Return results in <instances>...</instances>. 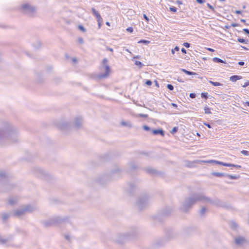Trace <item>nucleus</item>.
I'll return each mask as SVG.
<instances>
[{
    "mask_svg": "<svg viewBox=\"0 0 249 249\" xmlns=\"http://www.w3.org/2000/svg\"><path fill=\"white\" fill-rule=\"evenodd\" d=\"M155 85L157 87H159V83L158 82H157V81L156 80H155Z\"/></svg>",
    "mask_w": 249,
    "mask_h": 249,
    "instance_id": "69168bd1",
    "label": "nucleus"
},
{
    "mask_svg": "<svg viewBox=\"0 0 249 249\" xmlns=\"http://www.w3.org/2000/svg\"><path fill=\"white\" fill-rule=\"evenodd\" d=\"M189 96L191 98H195L196 97V94L195 93H191Z\"/></svg>",
    "mask_w": 249,
    "mask_h": 249,
    "instance_id": "37998d69",
    "label": "nucleus"
},
{
    "mask_svg": "<svg viewBox=\"0 0 249 249\" xmlns=\"http://www.w3.org/2000/svg\"><path fill=\"white\" fill-rule=\"evenodd\" d=\"M78 41L80 43H83V39L81 37H79L78 39Z\"/></svg>",
    "mask_w": 249,
    "mask_h": 249,
    "instance_id": "864d4df0",
    "label": "nucleus"
},
{
    "mask_svg": "<svg viewBox=\"0 0 249 249\" xmlns=\"http://www.w3.org/2000/svg\"><path fill=\"white\" fill-rule=\"evenodd\" d=\"M139 116L140 117H143V118H147L148 117V115L145 114H142V113L139 114Z\"/></svg>",
    "mask_w": 249,
    "mask_h": 249,
    "instance_id": "79ce46f5",
    "label": "nucleus"
},
{
    "mask_svg": "<svg viewBox=\"0 0 249 249\" xmlns=\"http://www.w3.org/2000/svg\"><path fill=\"white\" fill-rule=\"evenodd\" d=\"M178 126H175L173 128L172 130L171 131V133L172 134H174L176 133L178 131Z\"/></svg>",
    "mask_w": 249,
    "mask_h": 249,
    "instance_id": "cd10ccee",
    "label": "nucleus"
},
{
    "mask_svg": "<svg viewBox=\"0 0 249 249\" xmlns=\"http://www.w3.org/2000/svg\"><path fill=\"white\" fill-rule=\"evenodd\" d=\"M145 171L151 175H155L157 174V171L152 168H147L145 169Z\"/></svg>",
    "mask_w": 249,
    "mask_h": 249,
    "instance_id": "4468645a",
    "label": "nucleus"
},
{
    "mask_svg": "<svg viewBox=\"0 0 249 249\" xmlns=\"http://www.w3.org/2000/svg\"><path fill=\"white\" fill-rule=\"evenodd\" d=\"M21 8L25 13L30 15H33L36 11V8L28 3L23 4Z\"/></svg>",
    "mask_w": 249,
    "mask_h": 249,
    "instance_id": "423d86ee",
    "label": "nucleus"
},
{
    "mask_svg": "<svg viewBox=\"0 0 249 249\" xmlns=\"http://www.w3.org/2000/svg\"><path fill=\"white\" fill-rule=\"evenodd\" d=\"M151 132L154 135L160 134L162 136H164V131L162 129H152Z\"/></svg>",
    "mask_w": 249,
    "mask_h": 249,
    "instance_id": "9b49d317",
    "label": "nucleus"
},
{
    "mask_svg": "<svg viewBox=\"0 0 249 249\" xmlns=\"http://www.w3.org/2000/svg\"><path fill=\"white\" fill-rule=\"evenodd\" d=\"M248 86H249V81L245 83L244 84L242 85V87L243 88H246Z\"/></svg>",
    "mask_w": 249,
    "mask_h": 249,
    "instance_id": "3c124183",
    "label": "nucleus"
},
{
    "mask_svg": "<svg viewBox=\"0 0 249 249\" xmlns=\"http://www.w3.org/2000/svg\"><path fill=\"white\" fill-rule=\"evenodd\" d=\"M207 6L210 9H211L213 12H214L215 11V10H214V7L211 5L210 3H207Z\"/></svg>",
    "mask_w": 249,
    "mask_h": 249,
    "instance_id": "58836bf2",
    "label": "nucleus"
},
{
    "mask_svg": "<svg viewBox=\"0 0 249 249\" xmlns=\"http://www.w3.org/2000/svg\"><path fill=\"white\" fill-rule=\"evenodd\" d=\"M181 51L183 53H186V50L184 48H182L181 49Z\"/></svg>",
    "mask_w": 249,
    "mask_h": 249,
    "instance_id": "4d7b16f0",
    "label": "nucleus"
},
{
    "mask_svg": "<svg viewBox=\"0 0 249 249\" xmlns=\"http://www.w3.org/2000/svg\"><path fill=\"white\" fill-rule=\"evenodd\" d=\"M108 60L107 58L103 59L102 61V66L105 68V72L103 73L97 74L94 78L96 80H100L102 79L107 78L109 75L110 69L107 65Z\"/></svg>",
    "mask_w": 249,
    "mask_h": 249,
    "instance_id": "f03ea898",
    "label": "nucleus"
},
{
    "mask_svg": "<svg viewBox=\"0 0 249 249\" xmlns=\"http://www.w3.org/2000/svg\"><path fill=\"white\" fill-rule=\"evenodd\" d=\"M130 167L131 170H134L137 169V167L134 163H131L130 165Z\"/></svg>",
    "mask_w": 249,
    "mask_h": 249,
    "instance_id": "2f4dec72",
    "label": "nucleus"
},
{
    "mask_svg": "<svg viewBox=\"0 0 249 249\" xmlns=\"http://www.w3.org/2000/svg\"><path fill=\"white\" fill-rule=\"evenodd\" d=\"M167 88L170 90H173L174 89V86L171 84H168L167 85Z\"/></svg>",
    "mask_w": 249,
    "mask_h": 249,
    "instance_id": "72a5a7b5",
    "label": "nucleus"
},
{
    "mask_svg": "<svg viewBox=\"0 0 249 249\" xmlns=\"http://www.w3.org/2000/svg\"><path fill=\"white\" fill-rule=\"evenodd\" d=\"M235 13L237 14H241L242 13V11L240 10H236Z\"/></svg>",
    "mask_w": 249,
    "mask_h": 249,
    "instance_id": "13d9d810",
    "label": "nucleus"
},
{
    "mask_svg": "<svg viewBox=\"0 0 249 249\" xmlns=\"http://www.w3.org/2000/svg\"><path fill=\"white\" fill-rule=\"evenodd\" d=\"M143 17L144 18V19L148 22L149 21V18L147 17V16L145 14L143 15Z\"/></svg>",
    "mask_w": 249,
    "mask_h": 249,
    "instance_id": "a18cd8bd",
    "label": "nucleus"
},
{
    "mask_svg": "<svg viewBox=\"0 0 249 249\" xmlns=\"http://www.w3.org/2000/svg\"><path fill=\"white\" fill-rule=\"evenodd\" d=\"M2 135L4 136L7 138H9V137L10 138V137H12V136H14V134H13L12 135L10 136L8 133H7L6 132H4V131L0 132V138L2 137Z\"/></svg>",
    "mask_w": 249,
    "mask_h": 249,
    "instance_id": "6ab92c4d",
    "label": "nucleus"
},
{
    "mask_svg": "<svg viewBox=\"0 0 249 249\" xmlns=\"http://www.w3.org/2000/svg\"><path fill=\"white\" fill-rule=\"evenodd\" d=\"M208 50H209L210 52H213L214 50L212 48H208Z\"/></svg>",
    "mask_w": 249,
    "mask_h": 249,
    "instance_id": "338daca9",
    "label": "nucleus"
},
{
    "mask_svg": "<svg viewBox=\"0 0 249 249\" xmlns=\"http://www.w3.org/2000/svg\"><path fill=\"white\" fill-rule=\"evenodd\" d=\"M196 1L200 4H202L205 2V0H196Z\"/></svg>",
    "mask_w": 249,
    "mask_h": 249,
    "instance_id": "09e8293b",
    "label": "nucleus"
},
{
    "mask_svg": "<svg viewBox=\"0 0 249 249\" xmlns=\"http://www.w3.org/2000/svg\"><path fill=\"white\" fill-rule=\"evenodd\" d=\"M231 25L232 27H236V26H238V24H237V23H232V24H231Z\"/></svg>",
    "mask_w": 249,
    "mask_h": 249,
    "instance_id": "052dcab7",
    "label": "nucleus"
},
{
    "mask_svg": "<svg viewBox=\"0 0 249 249\" xmlns=\"http://www.w3.org/2000/svg\"><path fill=\"white\" fill-rule=\"evenodd\" d=\"M172 106L175 107H178L177 105L175 103H172Z\"/></svg>",
    "mask_w": 249,
    "mask_h": 249,
    "instance_id": "0e129e2a",
    "label": "nucleus"
},
{
    "mask_svg": "<svg viewBox=\"0 0 249 249\" xmlns=\"http://www.w3.org/2000/svg\"><path fill=\"white\" fill-rule=\"evenodd\" d=\"M135 64L137 66H140V67H142L143 66L142 63L139 61H136L135 62Z\"/></svg>",
    "mask_w": 249,
    "mask_h": 249,
    "instance_id": "473e14b6",
    "label": "nucleus"
},
{
    "mask_svg": "<svg viewBox=\"0 0 249 249\" xmlns=\"http://www.w3.org/2000/svg\"><path fill=\"white\" fill-rule=\"evenodd\" d=\"M106 49H107V50L109 51L110 52H113V50L112 48H109L108 47H106Z\"/></svg>",
    "mask_w": 249,
    "mask_h": 249,
    "instance_id": "5fc2aeb1",
    "label": "nucleus"
},
{
    "mask_svg": "<svg viewBox=\"0 0 249 249\" xmlns=\"http://www.w3.org/2000/svg\"><path fill=\"white\" fill-rule=\"evenodd\" d=\"M174 50V51H178L179 50V48L178 47L176 46Z\"/></svg>",
    "mask_w": 249,
    "mask_h": 249,
    "instance_id": "680f3d73",
    "label": "nucleus"
},
{
    "mask_svg": "<svg viewBox=\"0 0 249 249\" xmlns=\"http://www.w3.org/2000/svg\"><path fill=\"white\" fill-rule=\"evenodd\" d=\"M34 210L33 207L31 206H26L21 209L15 211L14 213V215L17 217H20L24 214L27 212H30Z\"/></svg>",
    "mask_w": 249,
    "mask_h": 249,
    "instance_id": "39448f33",
    "label": "nucleus"
},
{
    "mask_svg": "<svg viewBox=\"0 0 249 249\" xmlns=\"http://www.w3.org/2000/svg\"><path fill=\"white\" fill-rule=\"evenodd\" d=\"M226 177L229 178L231 179H236L239 178V176L231 175L227 174Z\"/></svg>",
    "mask_w": 249,
    "mask_h": 249,
    "instance_id": "412c9836",
    "label": "nucleus"
},
{
    "mask_svg": "<svg viewBox=\"0 0 249 249\" xmlns=\"http://www.w3.org/2000/svg\"><path fill=\"white\" fill-rule=\"evenodd\" d=\"M231 227L233 228H236L237 227V224L235 222H232L231 223Z\"/></svg>",
    "mask_w": 249,
    "mask_h": 249,
    "instance_id": "4c0bfd02",
    "label": "nucleus"
},
{
    "mask_svg": "<svg viewBox=\"0 0 249 249\" xmlns=\"http://www.w3.org/2000/svg\"><path fill=\"white\" fill-rule=\"evenodd\" d=\"M143 129L145 131L151 130V128L148 126L146 125L143 126Z\"/></svg>",
    "mask_w": 249,
    "mask_h": 249,
    "instance_id": "c9c22d12",
    "label": "nucleus"
},
{
    "mask_svg": "<svg viewBox=\"0 0 249 249\" xmlns=\"http://www.w3.org/2000/svg\"><path fill=\"white\" fill-rule=\"evenodd\" d=\"M145 84L148 86H150L152 85V82L150 80H147L146 81Z\"/></svg>",
    "mask_w": 249,
    "mask_h": 249,
    "instance_id": "ea45409f",
    "label": "nucleus"
},
{
    "mask_svg": "<svg viewBox=\"0 0 249 249\" xmlns=\"http://www.w3.org/2000/svg\"><path fill=\"white\" fill-rule=\"evenodd\" d=\"M197 201L207 202L217 207H224L225 206V204L219 199H212L205 196L203 193H196L193 194L185 199L181 206V210L184 212H187Z\"/></svg>",
    "mask_w": 249,
    "mask_h": 249,
    "instance_id": "f257e3e1",
    "label": "nucleus"
},
{
    "mask_svg": "<svg viewBox=\"0 0 249 249\" xmlns=\"http://www.w3.org/2000/svg\"><path fill=\"white\" fill-rule=\"evenodd\" d=\"M243 104L245 106L247 105L249 107V101H246V102H243Z\"/></svg>",
    "mask_w": 249,
    "mask_h": 249,
    "instance_id": "bf43d9fd",
    "label": "nucleus"
},
{
    "mask_svg": "<svg viewBox=\"0 0 249 249\" xmlns=\"http://www.w3.org/2000/svg\"><path fill=\"white\" fill-rule=\"evenodd\" d=\"M241 21L242 22L245 23V22H246V20H245V19H241Z\"/></svg>",
    "mask_w": 249,
    "mask_h": 249,
    "instance_id": "774afa93",
    "label": "nucleus"
},
{
    "mask_svg": "<svg viewBox=\"0 0 249 249\" xmlns=\"http://www.w3.org/2000/svg\"><path fill=\"white\" fill-rule=\"evenodd\" d=\"M204 124L205 125L207 126L208 128H212V126H211V124H209V123H204Z\"/></svg>",
    "mask_w": 249,
    "mask_h": 249,
    "instance_id": "603ef678",
    "label": "nucleus"
},
{
    "mask_svg": "<svg viewBox=\"0 0 249 249\" xmlns=\"http://www.w3.org/2000/svg\"><path fill=\"white\" fill-rule=\"evenodd\" d=\"M201 97L202 98L207 99L208 98V93L207 92H202L201 94Z\"/></svg>",
    "mask_w": 249,
    "mask_h": 249,
    "instance_id": "bb28decb",
    "label": "nucleus"
},
{
    "mask_svg": "<svg viewBox=\"0 0 249 249\" xmlns=\"http://www.w3.org/2000/svg\"><path fill=\"white\" fill-rule=\"evenodd\" d=\"M243 31L247 34L249 35V30L247 28H245L243 30Z\"/></svg>",
    "mask_w": 249,
    "mask_h": 249,
    "instance_id": "8fccbe9b",
    "label": "nucleus"
},
{
    "mask_svg": "<svg viewBox=\"0 0 249 249\" xmlns=\"http://www.w3.org/2000/svg\"><path fill=\"white\" fill-rule=\"evenodd\" d=\"M18 201V199L17 198H10L9 199V203L11 205H14L15 204V203H17V202Z\"/></svg>",
    "mask_w": 249,
    "mask_h": 249,
    "instance_id": "aec40b11",
    "label": "nucleus"
},
{
    "mask_svg": "<svg viewBox=\"0 0 249 249\" xmlns=\"http://www.w3.org/2000/svg\"><path fill=\"white\" fill-rule=\"evenodd\" d=\"M205 114H211L212 112L210 111V109L208 107H205L204 108Z\"/></svg>",
    "mask_w": 249,
    "mask_h": 249,
    "instance_id": "a878e982",
    "label": "nucleus"
},
{
    "mask_svg": "<svg viewBox=\"0 0 249 249\" xmlns=\"http://www.w3.org/2000/svg\"><path fill=\"white\" fill-rule=\"evenodd\" d=\"M212 175L213 176L217 177H226L227 174L224 173H219V172H212Z\"/></svg>",
    "mask_w": 249,
    "mask_h": 249,
    "instance_id": "dca6fc26",
    "label": "nucleus"
},
{
    "mask_svg": "<svg viewBox=\"0 0 249 249\" xmlns=\"http://www.w3.org/2000/svg\"><path fill=\"white\" fill-rule=\"evenodd\" d=\"M213 60L214 62H215V63H225V62L222 60L221 59L219 58H218V57H213Z\"/></svg>",
    "mask_w": 249,
    "mask_h": 249,
    "instance_id": "4be33fe9",
    "label": "nucleus"
},
{
    "mask_svg": "<svg viewBox=\"0 0 249 249\" xmlns=\"http://www.w3.org/2000/svg\"><path fill=\"white\" fill-rule=\"evenodd\" d=\"M209 82L213 86H223L222 84H221L219 82H213L212 81H209Z\"/></svg>",
    "mask_w": 249,
    "mask_h": 249,
    "instance_id": "5701e85b",
    "label": "nucleus"
},
{
    "mask_svg": "<svg viewBox=\"0 0 249 249\" xmlns=\"http://www.w3.org/2000/svg\"><path fill=\"white\" fill-rule=\"evenodd\" d=\"M121 124L123 126H125L128 127L129 128H131L133 126L132 124L129 121L126 122V121H122L121 122Z\"/></svg>",
    "mask_w": 249,
    "mask_h": 249,
    "instance_id": "ddd939ff",
    "label": "nucleus"
},
{
    "mask_svg": "<svg viewBox=\"0 0 249 249\" xmlns=\"http://www.w3.org/2000/svg\"><path fill=\"white\" fill-rule=\"evenodd\" d=\"M234 242L237 246L240 247L249 243V241L245 237L241 236H238L235 237L234 239Z\"/></svg>",
    "mask_w": 249,
    "mask_h": 249,
    "instance_id": "6e6552de",
    "label": "nucleus"
},
{
    "mask_svg": "<svg viewBox=\"0 0 249 249\" xmlns=\"http://www.w3.org/2000/svg\"><path fill=\"white\" fill-rule=\"evenodd\" d=\"M78 28L82 32H85L86 31V29L84 28V27L82 25H79L78 26Z\"/></svg>",
    "mask_w": 249,
    "mask_h": 249,
    "instance_id": "7c9ffc66",
    "label": "nucleus"
},
{
    "mask_svg": "<svg viewBox=\"0 0 249 249\" xmlns=\"http://www.w3.org/2000/svg\"><path fill=\"white\" fill-rule=\"evenodd\" d=\"M135 188V185L133 183H130L129 184V188L128 189V191L129 193H132V191Z\"/></svg>",
    "mask_w": 249,
    "mask_h": 249,
    "instance_id": "f3484780",
    "label": "nucleus"
},
{
    "mask_svg": "<svg viewBox=\"0 0 249 249\" xmlns=\"http://www.w3.org/2000/svg\"><path fill=\"white\" fill-rule=\"evenodd\" d=\"M176 2L179 5L182 4V2L180 0H177Z\"/></svg>",
    "mask_w": 249,
    "mask_h": 249,
    "instance_id": "e2e57ef3",
    "label": "nucleus"
},
{
    "mask_svg": "<svg viewBox=\"0 0 249 249\" xmlns=\"http://www.w3.org/2000/svg\"><path fill=\"white\" fill-rule=\"evenodd\" d=\"M135 233L136 231L134 232L132 234L129 233L120 234L118 235L117 238L115 239V242L119 244H123L127 239L134 236Z\"/></svg>",
    "mask_w": 249,
    "mask_h": 249,
    "instance_id": "20e7f679",
    "label": "nucleus"
},
{
    "mask_svg": "<svg viewBox=\"0 0 249 249\" xmlns=\"http://www.w3.org/2000/svg\"><path fill=\"white\" fill-rule=\"evenodd\" d=\"M206 212V208L205 207L202 208L199 212L200 215L201 216L205 214Z\"/></svg>",
    "mask_w": 249,
    "mask_h": 249,
    "instance_id": "393cba45",
    "label": "nucleus"
},
{
    "mask_svg": "<svg viewBox=\"0 0 249 249\" xmlns=\"http://www.w3.org/2000/svg\"><path fill=\"white\" fill-rule=\"evenodd\" d=\"M126 31L130 33H132L133 31V29L132 27H128L126 29Z\"/></svg>",
    "mask_w": 249,
    "mask_h": 249,
    "instance_id": "c03bdc74",
    "label": "nucleus"
},
{
    "mask_svg": "<svg viewBox=\"0 0 249 249\" xmlns=\"http://www.w3.org/2000/svg\"><path fill=\"white\" fill-rule=\"evenodd\" d=\"M169 9H170V11H172V12H177V9L175 7H174V6L170 7L169 8Z\"/></svg>",
    "mask_w": 249,
    "mask_h": 249,
    "instance_id": "e433bc0d",
    "label": "nucleus"
},
{
    "mask_svg": "<svg viewBox=\"0 0 249 249\" xmlns=\"http://www.w3.org/2000/svg\"><path fill=\"white\" fill-rule=\"evenodd\" d=\"M149 203V197L147 195H143L140 196L138 199L136 206L140 210L144 209Z\"/></svg>",
    "mask_w": 249,
    "mask_h": 249,
    "instance_id": "7ed1b4c3",
    "label": "nucleus"
},
{
    "mask_svg": "<svg viewBox=\"0 0 249 249\" xmlns=\"http://www.w3.org/2000/svg\"><path fill=\"white\" fill-rule=\"evenodd\" d=\"M242 76L239 75H232L230 77V80L232 82H236V81L242 79Z\"/></svg>",
    "mask_w": 249,
    "mask_h": 249,
    "instance_id": "2eb2a0df",
    "label": "nucleus"
},
{
    "mask_svg": "<svg viewBox=\"0 0 249 249\" xmlns=\"http://www.w3.org/2000/svg\"><path fill=\"white\" fill-rule=\"evenodd\" d=\"M245 63L243 61H239L238 62V65L240 66H243L244 65Z\"/></svg>",
    "mask_w": 249,
    "mask_h": 249,
    "instance_id": "6e6d98bb",
    "label": "nucleus"
},
{
    "mask_svg": "<svg viewBox=\"0 0 249 249\" xmlns=\"http://www.w3.org/2000/svg\"><path fill=\"white\" fill-rule=\"evenodd\" d=\"M21 8L25 13L30 15H33L36 11V8L28 3L23 4Z\"/></svg>",
    "mask_w": 249,
    "mask_h": 249,
    "instance_id": "0eeeda50",
    "label": "nucleus"
},
{
    "mask_svg": "<svg viewBox=\"0 0 249 249\" xmlns=\"http://www.w3.org/2000/svg\"><path fill=\"white\" fill-rule=\"evenodd\" d=\"M229 167H235L236 168H241V166L239 165H236V164H231V163H230V166Z\"/></svg>",
    "mask_w": 249,
    "mask_h": 249,
    "instance_id": "f704fd0d",
    "label": "nucleus"
},
{
    "mask_svg": "<svg viewBox=\"0 0 249 249\" xmlns=\"http://www.w3.org/2000/svg\"><path fill=\"white\" fill-rule=\"evenodd\" d=\"M237 41L241 43H247V41L243 38H239L237 39Z\"/></svg>",
    "mask_w": 249,
    "mask_h": 249,
    "instance_id": "c85d7f7f",
    "label": "nucleus"
},
{
    "mask_svg": "<svg viewBox=\"0 0 249 249\" xmlns=\"http://www.w3.org/2000/svg\"><path fill=\"white\" fill-rule=\"evenodd\" d=\"M183 45L186 48H189L190 46V44L188 42H184L183 44Z\"/></svg>",
    "mask_w": 249,
    "mask_h": 249,
    "instance_id": "a19ab883",
    "label": "nucleus"
},
{
    "mask_svg": "<svg viewBox=\"0 0 249 249\" xmlns=\"http://www.w3.org/2000/svg\"><path fill=\"white\" fill-rule=\"evenodd\" d=\"M208 162L214 163L217 164H220V165H222L223 166H227V167H229L230 166V163H225V162H223L221 161H217L215 160H211L209 161Z\"/></svg>",
    "mask_w": 249,
    "mask_h": 249,
    "instance_id": "f8f14e48",
    "label": "nucleus"
},
{
    "mask_svg": "<svg viewBox=\"0 0 249 249\" xmlns=\"http://www.w3.org/2000/svg\"><path fill=\"white\" fill-rule=\"evenodd\" d=\"M241 153L245 156H249V151H246L245 150H243L241 151Z\"/></svg>",
    "mask_w": 249,
    "mask_h": 249,
    "instance_id": "c756f323",
    "label": "nucleus"
},
{
    "mask_svg": "<svg viewBox=\"0 0 249 249\" xmlns=\"http://www.w3.org/2000/svg\"><path fill=\"white\" fill-rule=\"evenodd\" d=\"M9 215L7 214H3L2 216L3 219L5 220L8 217Z\"/></svg>",
    "mask_w": 249,
    "mask_h": 249,
    "instance_id": "de8ad7c7",
    "label": "nucleus"
},
{
    "mask_svg": "<svg viewBox=\"0 0 249 249\" xmlns=\"http://www.w3.org/2000/svg\"><path fill=\"white\" fill-rule=\"evenodd\" d=\"M181 70L182 71H183V72H184L185 73H186L187 75H192L196 74V73H195L194 72L188 71L185 69H182Z\"/></svg>",
    "mask_w": 249,
    "mask_h": 249,
    "instance_id": "a211bd4d",
    "label": "nucleus"
},
{
    "mask_svg": "<svg viewBox=\"0 0 249 249\" xmlns=\"http://www.w3.org/2000/svg\"><path fill=\"white\" fill-rule=\"evenodd\" d=\"M94 16L96 17V18H97V20L98 22V28L100 29L101 28V25L103 23V18H102L100 14L98 12L95 11V9H94Z\"/></svg>",
    "mask_w": 249,
    "mask_h": 249,
    "instance_id": "1a4fd4ad",
    "label": "nucleus"
},
{
    "mask_svg": "<svg viewBox=\"0 0 249 249\" xmlns=\"http://www.w3.org/2000/svg\"><path fill=\"white\" fill-rule=\"evenodd\" d=\"M150 41L147 40L141 39L139 41H138V43H143L145 44H148L150 43Z\"/></svg>",
    "mask_w": 249,
    "mask_h": 249,
    "instance_id": "b1692460",
    "label": "nucleus"
},
{
    "mask_svg": "<svg viewBox=\"0 0 249 249\" xmlns=\"http://www.w3.org/2000/svg\"><path fill=\"white\" fill-rule=\"evenodd\" d=\"M142 154L144 155L146 157L150 156V153L148 152H142Z\"/></svg>",
    "mask_w": 249,
    "mask_h": 249,
    "instance_id": "49530a36",
    "label": "nucleus"
},
{
    "mask_svg": "<svg viewBox=\"0 0 249 249\" xmlns=\"http://www.w3.org/2000/svg\"><path fill=\"white\" fill-rule=\"evenodd\" d=\"M82 123V120L81 118H76L74 120V126L76 128H79L81 126Z\"/></svg>",
    "mask_w": 249,
    "mask_h": 249,
    "instance_id": "9d476101",
    "label": "nucleus"
}]
</instances>
